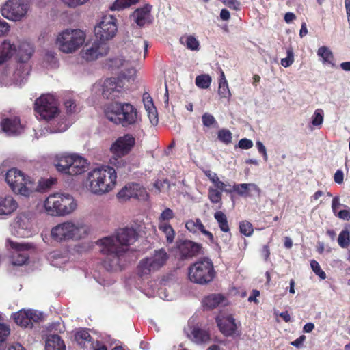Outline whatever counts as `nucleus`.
Listing matches in <instances>:
<instances>
[{
	"instance_id": "e2e57ef3",
	"label": "nucleus",
	"mask_w": 350,
	"mask_h": 350,
	"mask_svg": "<svg viewBox=\"0 0 350 350\" xmlns=\"http://www.w3.org/2000/svg\"><path fill=\"white\" fill-rule=\"evenodd\" d=\"M200 227L201 228V232L205 235L208 239L209 241L211 242V243H213L214 242V237H213V234L209 232L208 230H206L205 229V227L204 226V224H200Z\"/></svg>"
},
{
	"instance_id": "473e14b6",
	"label": "nucleus",
	"mask_w": 350,
	"mask_h": 350,
	"mask_svg": "<svg viewBox=\"0 0 350 350\" xmlns=\"http://www.w3.org/2000/svg\"><path fill=\"white\" fill-rule=\"evenodd\" d=\"M317 54L321 58L324 64L334 65V55L327 46H321L318 49Z\"/></svg>"
},
{
	"instance_id": "c9c22d12",
	"label": "nucleus",
	"mask_w": 350,
	"mask_h": 350,
	"mask_svg": "<svg viewBox=\"0 0 350 350\" xmlns=\"http://www.w3.org/2000/svg\"><path fill=\"white\" fill-rule=\"evenodd\" d=\"M180 42L191 51H199L200 49V42L193 36H182Z\"/></svg>"
},
{
	"instance_id": "a878e982",
	"label": "nucleus",
	"mask_w": 350,
	"mask_h": 350,
	"mask_svg": "<svg viewBox=\"0 0 350 350\" xmlns=\"http://www.w3.org/2000/svg\"><path fill=\"white\" fill-rule=\"evenodd\" d=\"M231 189L239 196L244 197L252 196L251 191H254L257 195H259L260 192L259 187L254 183L235 184Z\"/></svg>"
},
{
	"instance_id": "69168bd1",
	"label": "nucleus",
	"mask_w": 350,
	"mask_h": 350,
	"mask_svg": "<svg viewBox=\"0 0 350 350\" xmlns=\"http://www.w3.org/2000/svg\"><path fill=\"white\" fill-rule=\"evenodd\" d=\"M92 350H107V347L102 342L98 340H96L95 342H92Z\"/></svg>"
},
{
	"instance_id": "6e6d98bb",
	"label": "nucleus",
	"mask_w": 350,
	"mask_h": 350,
	"mask_svg": "<svg viewBox=\"0 0 350 350\" xmlns=\"http://www.w3.org/2000/svg\"><path fill=\"white\" fill-rule=\"evenodd\" d=\"M10 30V26L5 21L0 20V37L8 33Z\"/></svg>"
},
{
	"instance_id": "4468645a",
	"label": "nucleus",
	"mask_w": 350,
	"mask_h": 350,
	"mask_svg": "<svg viewBox=\"0 0 350 350\" xmlns=\"http://www.w3.org/2000/svg\"><path fill=\"white\" fill-rule=\"evenodd\" d=\"M117 31V19L111 15L103 16L94 27L96 40L101 42H107L112 39L116 35Z\"/></svg>"
},
{
	"instance_id": "8fccbe9b",
	"label": "nucleus",
	"mask_w": 350,
	"mask_h": 350,
	"mask_svg": "<svg viewBox=\"0 0 350 350\" xmlns=\"http://www.w3.org/2000/svg\"><path fill=\"white\" fill-rule=\"evenodd\" d=\"M29 318L30 322L38 323L42 319V314L35 310H29Z\"/></svg>"
},
{
	"instance_id": "58836bf2",
	"label": "nucleus",
	"mask_w": 350,
	"mask_h": 350,
	"mask_svg": "<svg viewBox=\"0 0 350 350\" xmlns=\"http://www.w3.org/2000/svg\"><path fill=\"white\" fill-rule=\"evenodd\" d=\"M212 81L211 77L208 75H198L196 78V85L200 88L207 89L210 87Z\"/></svg>"
},
{
	"instance_id": "bf43d9fd",
	"label": "nucleus",
	"mask_w": 350,
	"mask_h": 350,
	"mask_svg": "<svg viewBox=\"0 0 350 350\" xmlns=\"http://www.w3.org/2000/svg\"><path fill=\"white\" fill-rule=\"evenodd\" d=\"M256 147L258 148V152L262 154L264 159L265 161L267 160V154L266 151V148L263 145V144L260 141L256 142Z\"/></svg>"
},
{
	"instance_id": "c756f323",
	"label": "nucleus",
	"mask_w": 350,
	"mask_h": 350,
	"mask_svg": "<svg viewBox=\"0 0 350 350\" xmlns=\"http://www.w3.org/2000/svg\"><path fill=\"white\" fill-rule=\"evenodd\" d=\"M225 299L221 294H211L205 297L203 299V305L207 309L216 308Z\"/></svg>"
},
{
	"instance_id": "a18cd8bd",
	"label": "nucleus",
	"mask_w": 350,
	"mask_h": 350,
	"mask_svg": "<svg viewBox=\"0 0 350 350\" xmlns=\"http://www.w3.org/2000/svg\"><path fill=\"white\" fill-rule=\"evenodd\" d=\"M222 193L220 191L210 187L208 189V198L213 204L219 203L221 201Z\"/></svg>"
},
{
	"instance_id": "412c9836",
	"label": "nucleus",
	"mask_w": 350,
	"mask_h": 350,
	"mask_svg": "<svg viewBox=\"0 0 350 350\" xmlns=\"http://www.w3.org/2000/svg\"><path fill=\"white\" fill-rule=\"evenodd\" d=\"M109 46L107 42H101L95 40L92 46L87 49L83 53V57L87 61H93L100 57L106 55L109 52Z\"/></svg>"
},
{
	"instance_id": "9b49d317",
	"label": "nucleus",
	"mask_w": 350,
	"mask_h": 350,
	"mask_svg": "<svg viewBox=\"0 0 350 350\" xmlns=\"http://www.w3.org/2000/svg\"><path fill=\"white\" fill-rule=\"evenodd\" d=\"M85 38V33L81 29H67L58 35L57 43L61 51L71 53L83 44Z\"/></svg>"
},
{
	"instance_id": "72a5a7b5",
	"label": "nucleus",
	"mask_w": 350,
	"mask_h": 350,
	"mask_svg": "<svg viewBox=\"0 0 350 350\" xmlns=\"http://www.w3.org/2000/svg\"><path fill=\"white\" fill-rule=\"evenodd\" d=\"M158 228L165 234L167 242L173 243L176 233L172 226L168 222H163L159 223Z\"/></svg>"
},
{
	"instance_id": "b1692460",
	"label": "nucleus",
	"mask_w": 350,
	"mask_h": 350,
	"mask_svg": "<svg viewBox=\"0 0 350 350\" xmlns=\"http://www.w3.org/2000/svg\"><path fill=\"white\" fill-rule=\"evenodd\" d=\"M152 6L146 4L142 8L136 9L131 15V18L139 27H143L148 21Z\"/></svg>"
},
{
	"instance_id": "774afa93",
	"label": "nucleus",
	"mask_w": 350,
	"mask_h": 350,
	"mask_svg": "<svg viewBox=\"0 0 350 350\" xmlns=\"http://www.w3.org/2000/svg\"><path fill=\"white\" fill-rule=\"evenodd\" d=\"M345 7L347 17V21L350 27V0H345Z\"/></svg>"
},
{
	"instance_id": "ddd939ff",
	"label": "nucleus",
	"mask_w": 350,
	"mask_h": 350,
	"mask_svg": "<svg viewBox=\"0 0 350 350\" xmlns=\"http://www.w3.org/2000/svg\"><path fill=\"white\" fill-rule=\"evenodd\" d=\"M34 110L40 118L49 121L59 114L57 100L50 94H43L34 103Z\"/></svg>"
},
{
	"instance_id": "9d476101",
	"label": "nucleus",
	"mask_w": 350,
	"mask_h": 350,
	"mask_svg": "<svg viewBox=\"0 0 350 350\" xmlns=\"http://www.w3.org/2000/svg\"><path fill=\"white\" fill-rule=\"evenodd\" d=\"M168 259L169 255L165 249L156 250L152 255L139 261L137 273L141 278L148 276L163 267Z\"/></svg>"
},
{
	"instance_id": "338daca9",
	"label": "nucleus",
	"mask_w": 350,
	"mask_h": 350,
	"mask_svg": "<svg viewBox=\"0 0 350 350\" xmlns=\"http://www.w3.org/2000/svg\"><path fill=\"white\" fill-rule=\"evenodd\" d=\"M204 172L206 176H207L213 183L217 181V178H219L217 174L211 172V170H206Z\"/></svg>"
},
{
	"instance_id": "a19ab883",
	"label": "nucleus",
	"mask_w": 350,
	"mask_h": 350,
	"mask_svg": "<svg viewBox=\"0 0 350 350\" xmlns=\"http://www.w3.org/2000/svg\"><path fill=\"white\" fill-rule=\"evenodd\" d=\"M202 122L203 126L205 127H218V122L215 117L208 112L204 113L202 116Z\"/></svg>"
},
{
	"instance_id": "423d86ee",
	"label": "nucleus",
	"mask_w": 350,
	"mask_h": 350,
	"mask_svg": "<svg viewBox=\"0 0 350 350\" xmlns=\"http://www.w3.org/2000/svg\"><path fill=\"white\" fill-rule=\"evenodd\" d=\"M44 206L49 215H65L76 208L77 202L70 194L53 193L46 199Z\"/></svg>"
},
{
	"instance_id": "09e8293b",
	"label": "nucleus",
	"mask_w": 350,
	"mask_h": 350,
	"mask_svg": "<svg viewBox=\"0 0 350 350\" xmlns=\"http://www.w3.org/2000/svg\"><path fill=\"white\" fill-rule=\"evenodd\" d=\"M174 217L173 211L170 208H165L161 213L159 217V223L168 222L169 220L172 219Z\"/></svg>"
},
{
	"instance_id": "0e129e2a",
	"label": "nucleus",
	"mask_w": 350,
	"mask_h": 350,
	"mask_svg": "<svg viewBox=\"0 0 350 350\" xmlns=\"http://www.w3.org/2000/svg\"><path fill=\"white\" fill-rule=\"evenodd\" d=\"M261 256L267 260L270 255L269 247L267 245H265L262 246L260 250Z\"/></svg>"
},
{
	"instance_id": "864d4df0",
	"label": "nucleus",
	"mask_w": 350,
	"mask_h": 350,
	"mask_svg": "<svg viewBox=\"0 0 350 350\" xmlns=\"http://www.w3.org/2000/svg\"><path fill=\"white\" fill-rule=\"evenodd\" d=\"M238 145L240 148L247 150L251 148L253 146V142L250 139L243 138L239 140Z\"/></svg>"
},
{
	"instance_id": "0eeeda50",
	"label": "nucleus",
	"mask_w": 350,
	"mask_h": 350,
	"mask_svg": "<svg viewBox=\"0 0 350 350\" xmlns=\"http://www.w3.org/2000/svg\"><path fill=\"white\" fill-rule=\"evenodd\" d=\"M57 170L70 176L81 174L88 166L87 160L76 154H64L56 157Z\"/></svg>"
},
{
	"instance_id": "603ef678",
	"label": "nucleus",
	"mask_w": 350,
	"mask_h": 350,
	"mask_svg": "<svg viewBox=\"0 0 350 350\" xmlns=\"http://www.w3.org/2000/svg\"><path fill=\"white\" fill-rule=\"evenodd\" d=\"M213 184L215 186L216 189L220 191L221 192H222V191H225V192H227V193L232 192V190L231 189H226V188L227 185L225 184L224 182L221 181L219 180V178H217V180L215 181Z\"/></svg>"
},
{
	"instance_id": "c85d7f7f",
	"label": "nucleus",
	"mask_w": 350,
	"mask_h": 350,
	"mask_svg": "<svg viewBox=\"0 0 350 350\" xmlns=\"http://www.w3.org/2000/svg\"><path fill=\"white\" fill-rule=\"evenodd\" d=\"M189 336L198 344L205 343L210 340V335L207 331L196 327L192 328Z\"/></svg>"
},
{
	"instance_id": "4c0bfd02",
	"label": "nucleus",
	"mask_w": 350,
	"mask_h": 350,
	"mask_svg": "<svg viewBox=\"0 0 350 350\" xmlns=\"http://www.w3.org/2000/svg\"><path fill=\"white\" fill-rule=\"evenodd\" d=\"M338 243L342 248H347L350 245V226L345 227L340 232Z\"/></svg>"
},
{
	"instance_id": "f8f14e48",
	"label": "nucleus",
	"mask_w": 350,
	"mask_h": 350,
	"mask_svg": "<svg viewBox=\"0 0 350 350\" xmlns=\"http://www.w3.org/2000/svg\"><path fill=\"white\" fill-rule=\"evenodd\" d=\"M135 144V138L131 134H124L119 137L113 142L110 148L111 152L118 158H113L110 160L111 164L117 168L123 167L126 162L122 159L127 155Z\"/></svg>"
},
{
	"instance_id": "20e7f679",
	"label": "nucleus",
	"mask_w": 350,
	"mask_h": 350,
	"mask_svg": "<svg viewBox=\"0 0 350 350\" xmlns=\"http://www.w3.org/2000/svg\"><path fill=\"white\" fill-rule=\"evenodd\" d=\"M117 173L113 167L102 166L92 170L88 174L87 181L90 191L96 195L107 193L116 185Z\"/></svg>"
},
{
	"instance_id": "a211bd4d",
	"label": "nucleus",
	"mask_w": 350,
	"mask_h": 350,
	"mask_svg": "<svg viewBox=\"0 0 350 350\" xmlns=\"http://www.w3.org/2000/svg\"><path fill=\"white\" fill-rule=\"evenodd\" d=\"M118 199L126 201L131 198L146 200L148 193L146 189L139 183H131L126 185L117 194Z\"/></svg>"
},
{
	"instance_id": "cd10ccee",
	"label": "nucleus",
	"mask_w": 350,
	"mask_h": 350,
	"mask_svg": "<svg viewBox=\"0 0 350 350\" xmlns=\"http://www.w3.org/2000/svg\"><path fill=\"white\" fill-rule=\"evenodd\" d=\"M46 350H66V346L63 340L57 334L50 336L45 345Z\"/></svg>"
},
{
	"instance_id": "6ab92c4d",
	"label": "nucleus",
	"mask_w": 350,
	"mask_h": 350,
	"mask_svg": "<svg viewBox=\"0 0 350 350\" xmlns=\"http://www.w3.org/2000/svg\"><path fill=\"white\" fill-rule=\"evenodd\" d=\"M0 128L7 135H18L25 131V125L21 123L19 116L3 115L0 120Z\"/></svg>"
},
{
	"instance_id": "7ed1b4c3",
	"label": "nucleus",
	"mask_w": 350,
	"mask_h": 350,
	"mask_svg": "<svg viewBox=\"0 0 350 350\" xmlns=\"http://www.w3.org/2000/svg\"><path fill=\"white\" fill-rule=\"evenodd\" d=\"M108 120L124 128L135 126L141 121L137 108L129 103L115 101L105 109Z\"/></svg>"
},
{
	"instance_id": "2f4dec72",
	"label": "nucleus",
	"mask_w": 350,
	"mask_h": 350,
	"mask_svg": "<svg viewBox=\"0 0 350 350\" xmlns=\"http://www.w3.org/2000/svg\"><path fill=\"white\" fill-rule=\"evenodd\" d=\"M324 111L321 109H316L310 118L309 127L311 130L320 129L324 120Z\"/></svg>"
},
{
	"instance_id": "5701e85b",
	"label": "nucleus",
	"mask_w": 350,
	"mask_h": 350,
	"mask_svg": "<svg viewBox=\"0 0 350 350\" xmlns=\"http://www.w3.org/2000/svg\"><path fill=\"white\" fill-rule=\"evenodd\" d=\"M216 322L220 332L226 336H232L237 330L234 319L231 316L218 317Z\"/></svg>"
},
{
	"instance_id": "393cba45",
	"label": "nucleus",
	"mask_w": 350,
	"mask_h": 350,
	"mask_svg": "<svg viewBox=\"0 0 350 350\" xmlns=\"http://www.w3.org/2000/svg\"><path fill=\"white\" fill-rule=\"evenodd\" d=\"M17 207L18 203L12 196H0V215H9Z\"/></svg>"
},
{
	"instance_id": "c03bdc74",
	"label": "nucleus",
	"mask_w": 350,
	"mask_h": 350,
	"mask_svg": "<svg viewBox=\"0 0 350 350\" xmlns=\"http://www.w3.org/2000/svg\"><path fill=\"white\" fill-rule=\"evenodd\" d=\"M200 224H203L200 219L196 220L190 219L185 224V228L191 232L196 233L197 232H201Z\"/></svg>"
},
{
	"instance_id": "f3484780",
	"label": "nucleus",
	"mask_w": 350,
	"mask_h": 350,
	"mask_svg": "<svg viewBox=\"0 0 350 350\" xmlns=\"http://www.w3.org/2000/svg\"><path fill=\"white\" fill-rule=\"evenodd\" d=\"M176 251L179 258L182 260H189L204 254L201 243L187 239L176 242Z\"/></svg>"
},
{
	"instance_id": "680f3d73",
	"label": "nucleus",
	"mask_w": 350,
	"mask_h": 350,
	"mask_svg": "<svg viewBox=\"0 0 350 350\" xmlns=\"http://www.w3.org/2000/svg\"><path fill=\"white\" fill-rule=\"evenodd\" d=\"M259 295H260V291L258 290L254 289L252 291L251 295L248 297V301L258 304L259 301L257 299V297H258Z\"/></svg>"
},
{
	"instance_id": "aec40b11",
	"label": "nucleus",
	"mask_w": 350,
	"mask_h": 350,
	"mask_svg": "<svg viewBox=\"0 0 350 350\" xmlns=\"http://www.w3.org/2000/svg\"><path fill=\"white\" fill-rule=\"evenodd\" d=\"M10 245L15 251L12 253L11 258L13 265L22 266L29 260V254L27 251L30 248L29 245L10 241Z\"/></svg>"
},
{
	"instance_id": "052dcab7",
	"label": "nucleus",
	"mask_w": 350,
	"mask_h": 350,
	"mask_svg": "<svg viewBox=\"0 0 350 350\" xmlns=\"http://www.w3.org/2000/svg\"><path fill=\"white\" fill-rule=\"evenodd\" d=\"M340 198L338 196H335L333 199H332V211L334 213V214H336V213L338 212V207L340 206Z\"/></svg>"
},
{
	"instance_id": "dca6fc26",
	"label": "nucleus",
	"mask_w": 350,
	"mask_h": 350,
	"mask_svg": "<svg viewBox=\"0 0 350 350\" xmlns=\"http://www.w3.org/2000/svg\"><path fill=\"white\" fill-rule=\"evenodd\" d=\"M125 94L126 92L122 79L111 77L105 81L103 85V95L107 99L116 100L124 98Z\"/></svg>"
},
{
	"instance_id": "79ce46f5",
	"label": "nucleus",
	"mask_w": 350,
	"mask_h": 350,
	"mask_svg": "<svg viewBox=\"0 0 350 350\" xmlns=\"http://www.w3.org/2000/svg\"><path fill=\"white\" fill-rule=\"evenodd\" d=\"M218 139L225 144H229L232 142V133L226 129H220L217 133Z\"/></svg>"
},
{
	"instance_id": "4d7b16f0",
	"label": "nucleus",
	"mask_w": 350,
	"mask_h": 350,
	"mask_svg": "<svg viewBox=\"0 0 350 350\" xmlns=\"http://www.w3.org/2000/svg\"><path fill=\"white\" fill-rule=\"evenodd\" d=\"M223 2L230 8H232L235 10L239 9L240 3L237 1V0H223Z\"/></svg>"
},
{
	"instance_id": "37998d69",
	"label": "nucleus",
	"mask_w": 350,
	"mask_h": 350,
	"mask_svg": "<svg viewBox=\"0 0 350 350\" xmlns=\"http://www.w3.org/2000/svg\"><path fill=\"white\" fill-rule=\"evenodd\" d=\"M239 230L240 232L245 236L250 237L254 232V228L252 224L250 221L244 220L241 221L239 224Z\"/></svg>"
},
{
	"instance_id": "49530a36",
	"label": "nucleus",
	"mask_w": 350,
	"mask_h": 350,
	"mask_svg": "<svg viewBox=\"0 0 350 350\" xmlns=\"http://www.w3.org/2000/svg\"><path fill=\"white\" fill-rule=\"evenodd\" d=\"M310 267L314 273L318 275L321 280H325L327 277L326 273L320 267V265L315 260H312L310 261Z\"/></svg>"
},
{
	"instance_id": "f03ea898",
	"label": "nucleus",
	"mask_w": 350,
	"mask_h": 350,
	"mask_svg": "<svg viewBox=\"0 0 350 350\" xmlns=\"http://www.w3.org/2000/svg\"><path fill=\"white\" fill-rule=\"evenodd\" d=\"M16 46L9 41L5 40L0 46V81H10L18 82L23 81L29 73V68L25 64L32 55L33 50L31 47L26 50L24 55H20V63L13 70L8 64L7 62L12 57L16 52Z\"/></svg>"
},
{
	"instance_id": "2eb2a0df",
	"label": "nucleus",
	"mask_w": 350,
	"mask_h": 350,
	"mask_svg": "<svg viewBox=\"0 0 350 350\" xmlns=\"http://www.w3.org/2000/svg\"><path fill=\"white\" fill-rule=\"evenodd\" d=\"M27 10L28 5L25 0H8L1 11L5 18L17 21L26 14Z\"/></svg>"
},
{
	"instance_id": "ea45409f",
	"label": "nucleus",
	"mask_w": 350,
	"mask_h": 350,
	"mask_svg": "<svg viewBox=\"0 0 350 350\" xmlns=\"http://www.w3.org/2000/svg\"><path fill=\"white\" fill-rule=\"evenodd\" d=\"M139 0H116L110 7L111 10H120L136 4Z\"/></svg>"
},
{
	"instance_id": "de8ad7c7",
	"label": "nucleus",
	"mask_w": 350,
	"mask_h": 350,
	"mask_svg": "<svg viewBox=\"0 0 350 350\" xmlns=\"http://www.w3.org/2000/svg\"><path fill=\"white\" fill-rule=\"evenodd\" d=\"M64 107L68 114H72L77 112L78 107L75 100L71 98L64 100Z\"/></svg>"
},
{
	"instance_id": "6e6552de",
	"label": "nucleus",
	"mask_w": 350,
	"mask_h": 350,
	"mask_svg": "<svg viewBox=\"0 0 350 350\" xmlns=\"http://www.w3.org/2000/svg\"><path fill=\"white\" fill-rule=\"evenodd\" d=\"M5 181L16 193L28 197L35 190V183L16 168L9 170L5 175Z\"/></svg>"
},
{
	"instance_id": "5fc2aeb1",
	"label": "nucleus",
	"mask_w": 350,
	"mask_h": 350,
	"mask_svg": "<svg viewBox=\"0 0 350 350\" xmlns=\"http://www.w3.org/2000/svg\"><path fill=\"white\" fill-rule=\"evenodd\" d=\"M89 0H62V1L69 7H77L83 5L88 2Z\"/></svg>"
},
{
	"instance_id": "7c9ffc66",
	"label": "nucleus",
	"mask_w": 350,
	"mask_h": 350,
	"mask_svg": "<svg viewBox=\"0 0 350 350\" xmlns=\"http://www.w3.org/2000/svg\"><path fill=\"white\" fill-rule=\"evenodd\" d=\"M214 218L217 221L220 230L225 233H228V240H230L231 232L226 214L221 211H216L214 213Z\"/></svg>"
},
{
	"instance_id": "f704fd0d",
	"label": "nucleus",
	"mask_w": 350,
	"mask_h": 350,
	"mask_svg": "<svg viewBox=\"0 0 350 350\" xmlns=\"http://www.w3.org/2000/svg\"><path fill=\"white\" fill-rule=\"evenodd\" d=\"M218 94L221 98H229L231 96L228 81L226 79L224 72L221 70L219 83Z\"/></svg>"
},
{
	"instance_id": "13d9d810",
	"label": "nucleus",
	"mask_w": 350,
	"mask_h": 350,
	"mask_svg": "<svg viewBox=\"0 0 350 350\" xmlns=\"http://www.w3.org/2000/svg\"><path fill=\"white\" fill-rule=\"evenodd\" d=\"M334 181L338 184H342L344 181V174L340 170H338L334 176Z\"/></svg>"
},
{
	"instance_id": "bb28decb",
	"label": "nucleus",
	"mask_w": 350,
	"mask_h": 350,
	"mask_svg": "<svg viewBox=\"0 0 350 350\" xmlns=\"http://www.w3.org/2000/svg\"><path fill=\"white\" fill-rule=\"evenodd\" d=\"M14 321L18 325L31 329L33 326L32 322H30L29 318V310H21L12 314Z\"/></svg>"
},
{
	"instance_id": "1a4fd4ad",
	"label": "nucleus",
	"mask_w": 350,
	"mask_h": 350,
	"mask_svg": "<svg viewBox=\"0 0 350 350\" xmlns=\"http://www.w3.org/2000/svg\"><path fill=\"white\" fill-rule=\"evenodd\" d=\"M86 233L83 226L67 221L54 226L51 230L52 239L57 242L81 239Z\"/></svg>"
},
{
	"instance_id": "f257e3e1",
	"label": "nucleus",
	"mask_w": 350,
	"mask_h": 350,
	"mask_svg": "<svg viewBox=\"0 0 350 350\" xmlns=\"http://www.w3.org/2000/svg\"><path fill=\"white\" fill-rule=\"evenodd\" d=\"M138 238L133 228H124L117 231L116 236L103 237L97 241L101 247L100 252L105 255L103 267L108 271H118L122 269L121 260L129 250V247Z\"/></svg>"
},
{
	"instance_id": "39448f33",
	"label": "nucleus",
	"mask_w": 350,
	"mask_h": 350,
	"mask_svg": "<svg viewBox=\"0 0 350 350\" xmlns=\"http://www.w3.org/2000/svg\"><path fill=\"white\" fill-rule=\"evenodd\" d=\"M216 276L213 262L208 257H203L188 267L189 280L197 284L206 285L211 283Z\"/></svg>"
},
{
	"instance_id": "4be33fe9",
	"label": "nucleus",
	"mask_w": 350,
	"mask_h": 350,
	"mask_svg": "<svg viewBox=\"0 0 350 350\" xmlns=\"http://www.w3.org/2000/svg\"><path fill=\"white\" fill-rule=\"evenodd\" d=\"M107 64L108 68L112 70L121 68H126V71L122 70L121 75L127 80L131 79L136 73V70L131 66L130 61H126L121 57L109 59Z\"/></svg>"
},
{
	"instance_id": "3c124183",
	"label": "nucleus",
	"mask_w": 350,
	"mask_h": 350,
	"mask_svg": "<svg viewBox=\"0 0 350 350\" xmlns=\"http://www.w3.org/2000/svg\"><path fill=\"white\" fill-rule=\"evenodd\" d=\"M344 206L345 209L338 211L334 215L343 220H349L350 219V208L347 206Z\"/></svg>"
},
{
	"instance_id": "e433bc0d",
	"label": "nucleus",
	"mask_w": 350,
	"mask_h": 350,
	"mask_svg": "<svg viewBox=\"0 0 350 350\" xmlns=\"http://www.w3.org/2000/svg\"><path fill=\"white\" fill-rule=\"evenodd\" d=\"M92 336L87 329H81L75 334V340L81 347H84L86 342H91Z\"/></svg>"
}]
</instances>
